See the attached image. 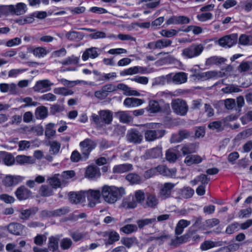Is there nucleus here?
I'll use <instances>...</instances> for the list:
<instances>
[{"label": "nucleus", "mask_w": 252, "mask_h": 252, "mask_svg": "<svg viewBox=\"0 0 252 252\" xmlns=\"http://www.w3.org/2000/svg\"><path fill=\"white\" fill-rule=\"evenodd\" d=\"M123 188L105 185L102 188L101 195L105 202L109 204L115 203L125 194Z\"/></svg>", "instance_id": "1"}, {"label": "nucleus", "mask_w": 252, "mask_h": 252, "mask_svg": "<svg viewBox=\"0 0 252 252\" xmlns=\"http://www.w3.org/2000/svg\"><path fill=\"white\" fill-rule=\"evenodd\" d=\"M92 118L97 126H102V123L109 125L111 124L113 120V113L109 110H100L98 112V115L93 114Z\"/></svg>", "instance_id": "2"}, {"label": "nucleus", "mask_w": 252, "mask_h": 252, "mask_svg": "<svg viewBox=\"0 0 252 252\" xmlns=\"http://www.w3.org/2000/svg\"><path fill=\"white\" fill-rule=\"evenodd\" d=\"M171 107L175 114L181 116H186L189 109L186 101L179 98L172 100Z\"/></svg>", "instance_id": "3"}, {"label": "nucleus", "mask_w": 252, "mask_h": 252, "mask_svg": "<svg viewBox=\"0 0 252 252\" xmlns=\"http://www.w3.org/2000/svg\"><path fill=\"white\" fill-rule=\"evenodd\" d=\"M204 46L201 44H192L182 51V55L188 59L193 58L199 56L204 50Z\"/></svg>", "instance_id": "4"}, {"label": "nucleus", "mask_w": 252, "mask_h": 252, "mask_svg": "<svg viewBox=\"0 0 252 252\" xmlns=\"http://www.w3.org/2000/svg\"><path fill=\"white\" fill-rule=\"evenodd\" d=\"M224 104L225 108L228 110L235 109L236 111L240 112L241 108L245 104V100L243 96H239L236 98V102L234 99L227 98L224 100Z\"/></svg>", "instance_id": "5"}, {"label": "nucleus", "mask_w": 252, "mask_h": 252, "mask_svg": "<svg viewBox=\"0 0 252 252\" xmlns=\"http://www.w3.org/2000/svg\"><path fill=\"white\" fill-rule=\"evenodd\" d=\"M81 147L82 155L85 159L88 158L91 152L96 147V143L93 140L89 138L85 139L79 144Z\"/></svg>", "instance_id": "6"}, {"label": "nucleus", "mask_w": 252, "mask_h": 252, "mask_svg": "<svg viewBox=\"0 0 252 252\" xmlns=\"http://www.w3.org/2000/svg\"><path fill=\"white\" fill-rule=\"evenodd\" d=\"M165 133L164 129H148L145 131L144 137L146 141L152 142L161 138Z\"/></svg>", "instance_id": "7"}, {"label": "nucleus", "mask_w": 252, "mask_h": 252, "mask_svg": "<svg viewBox=\"0 0 252 252\" xmlns=\"http://www.w3.org/2000/svg\"><path fill=\"white\" fill-rule=\"evenodd\" d=\"M126 138L130 143L138 144L142 141L143 136L138 130L132 129L126 134Z\"/></svg>", "instance_id": "8"}, {"label": "nucleus", "mask_w": 252, "mask_h": 252, "mask_svg": "<svg viewBox=\"0 0 252 252\" xmlns=\"http://www.w3.org/2000/svg\"><path fill=\"white\" fill-rule=\"evenodd\" d=\"M238 35L237 34H232L225 35L220 38L218 42L220 46L222 47H231L237 42Z\"/></svg>", "instance_id": "9"}, {"label": "nucleus", "mask_w": 252, "mask_h": 252, "mask_svg": "<svg viewBox=\"0 0 252 252\" xmlns=\"http://www.w3.org/2000/svg\"><path fill=\"white\" fill-rule=\"evenodd\" d=\"M53 85L49 80H43L37 81L33 88L35 92H41L42 93L48 91L51 89V86Z\"/></svg>", "instance_id": "10"}, {"label": "nucleus", "mask_w": 252, "mask_h": 252, "mask_svg": "<svg viewBox=\"0 0 252 252\" xmlns=\"http://www.w3.org/2000/svg\"><path fill=\"white\" fill-rule=\"evenodd\" d=\"M15 194L19 200H23L29 198L32 192L28 189L23 186L17 189Z\"/></svg>", "instance_id": "11"}, {"label": "nucleus", "mask_w": 252, "mask_h": 252, "mask_svg": "<svg viewBox=\"0 0 252 252\" xmlns=\"http://www.w3.org/2000/svg\"><path fill=\"white\" fill-rule=\"evenodd\" d=\"M100 175L99 168L95 165H89L86 168L85 176L89 178H98Z\"/></svg>", "instance_id": "12"}, {"label": "nucleus", "mask_w": 252, "mask_h": 252, "mask_svg": "<svg viewBox=\"0 0 252 252\" xmlns=\"http://www.w3.org/2000/svg\"><path fill=\"white\" fill-rule=\"evenodd\" d=\"M24 228V225L22 224L12 222L10 223L7 226L8 231L13 235H20L22 234V231Z\"/></svg>", "instance_id": "13"}, {"label": "nucleus", "mask_w": 252, "mask_h": 252, "mask_svg": "<svg viewBox=\"0 0 252 252\" xmlns=\"http://www.w3.org/2000/svg\"><path fill=\"white\" fill-rule=\"evenodd\" d=\"M175 184L171 183H166L164 184L160 190V195L163 198L169 197L171 193V190L175 187Z\"/></svg>", "instance_id": "14"}, {"label": "nucleus", "mask_w": 252, "mask_h": 252, "mask_svg": "<svg viewBox=\"0 0 252 252\" xmlns=\"http://www.w3.org/2000/svg\"><path fill=\"white\" fill-rule=\"evenodd\" d=\"M158 203V201L156 196L153 194L149 195L146 200V202L143 203V206L144 208H156Z\"/></svg>", "instance_id": "15"}, {"label": "nucleus", "mask_w": 252, "mask_h": 252, "mask_svg": "<svg viewBox=\"0 0 252 252\" xmlns=\"http://www.w3.org/2000/svg\"><path fill=\"white\" fill-rule=\"evenodd\" d=\"M0 158L2 159L4 163L7 166L13 164L15 161V159L11 154L4 151L0 152Z\"/></svg>", "instance_id": "16"}, {"label": "nucleus", "mask_w": 252, "mask_h": 252, "mask_svg": "<svg viewBox=\"0 0 252 252\" xmlns=\"http://www.w3.org/2000/svg\"><path fill=\"white\" fill-rule=\"evenodd\" d=\"M198 79L208 80L214 78L218 76V72L216 71H209L205 72H196L193 75Z\"/></svg>", "instance_id": "17"}, {"label": "nucleus", "mask_w": 252, "mask_h": 252, "mask_svg": "<svg viewBox=\"0 0 252 252\" xmlns=\"http://www.w3.org/2000/svg\"><path fill=\"white\" fill-rule=\"evenodd\" d=\"M132 169V165L131 164H123L115 166L113 168V173L114 174H121L128 172Z\"/></svg>", "instance_id": "18"}, {"label": "nucleus", "mask_w": 252, "mask_h": 252, "mask_svg": "<svg viewBox=\"0 0 252 252\" xmlns=\"http://www.w3.org/2000/svg\"><path fill=\"white\" fill-rule=\"evenodd\" d=\"M144 102V100L135 97H127L125 99L124 104L127 107H137Z\"/></svg>", "instance_id": "19"}, {"label": "nucleus", "mask_w": 252, "mask_h": 252, "mask_svg": "<svg viewBox=\"0 0 252 252\" xmlns=\"http://www.w3.org/2000/svg\"><path fill=\"white\" fill-rule=\"evenodd\" d=\"M21 180L20 176H7L3 180L2 182L6 187H11L18 184Z\"/></svg>", "instance_id": "20"}, {"label": "nucleus", "mask_w": 252, "mask_h": 252, "mask_svg": "<svg viewBox=\"0 0 252 252\" xmlns=\"http://www.w3.org/2000/svg\"><path fill=\"white\" fill-rule=\"evenodd\" d=\"M97 48L92 47L86 49L82 55V59L87 61L89 58L94 59L98 57V54L96 51Z\"/></svg>", "instance_id": "21"}, {"label": "nucleus", "mask_w": 252, "mask_h": 252, "mask_svg": "<svg viewBox=\"0 0 252 252\" xmlns=\"http://www.w3.org/2000/svg\"><path fill=\"white\" fill-rule=\"evenodd\" d=\"M225 61H226V59L224 58L213 56L206 60L205 65L207 66H210L214 64L219 65L224 63Z\"/></svg>", "instance_id": "22"}, {"label": "nucleus", "mask_w": 252, "mask_h": 252, "mask_svg": "<svg viewBox=\"0 0 252 252\" xmlns=\"http://www.w3.org/2000/svg\"><path fill=\"white\" fill-rule=\"evenodd\" d=\"M115 114L122 123L127 124L132 121V117L126 111H118Z\"/></svg>", "instance_id": "23"}, {"label": "nucleus", "mask_w": 252, "mask_h": 252, "mask_svg": "<svg viewBox=\"0 0 252 252\" xmlns=\"http://www.w3.org/2000/svg\"><path fill=\"white\" fill-rule=\"evenodd\" d=\"M190 221L185 220H180L175 227V234L177 235L181 234L183 232L184 229L190 225Z\"/></svg>", "instance_id": "24"}, {"label": "nucleus", "mask_w": 252, "mask_h": 252, "mask_svg": "<svg viewBox=\"0 0 252 252\" xmlns=\"http://www.w3.org/2000/svg\"><path fill=\"white\" fill-rule=\"evenodd\" d=\"M156 170L160 174L163 176H170L175 173L176 171L174 169H170L165 165H158L156 168Z\"/></svg>", "instance_id": "25"}, {"label": "nucleus", "mask_w": 252, "mask_h": 252, "mask_svg": "<svg viewBox=\"0 0 252 252\" xmlns=\"http://www.w3.org/2000/svg\"><path fill=\"white\" fill-rule=\"evenodd\" d=\"M187 80L186 73L182 72L176 73L172 78V81L176 84H182Z\"/></svg>", "instance_id": "26"}, {"label": "nucleus", "mask_w": 252, "mask_h": 252, "mask_svg": "<svg viewBox=\"0 0 252 252\" xmlns=\"http://www.w3.org/2000/svg\"><path fill=\"white\" fill-rule=\"evenodd\" d=\"M84 36L83 33L75 31L69 32L65 34V37L70 40H80Z\"/></svg>", "instance_id": "27"}, {"label": "nucleus", "mask_w": 252, "mask_h": 252, "mask_svg": "<svg viewBox=\"0 0 252 252\" xmlns=\"http://www.w3.org/2000/svg\"><path fill=\"white\" fill-rule=\"evenodd\" d=\"M126 179L131 184H138L141 182V177L136 173H129L126 176Z\"/></svg>", "instance_id": "28"}, {"label": "nucleus", "mask_w": 252, "mask_h": 252, "mask_svg": "<svg viewBox=\"0 0 252 252\" xmlns=\"http://www.w3.org/2000/svg\"><path fill=\"white\" fill-rule=\"evenodd\" d=\"M202 160V158L198 155L188 156L185 160V162L189 166L195 163H199Z\"/></svg>", "instance_id": "29"}, {"label": "nucleus", "mask_w": 252, "mask_h": 252, "mask_svg": "<svg viewBox=\"0 0 252 252\" xmlns=\"http://www.w3.org/2000/svg\"><path fill=\"white\" fill-rule=\"evenodd\" d=\"M144 71V68L142 67L134 66L133 67L129 68L120 72V75L122 76L126 75H133L137 73L138 72H142Z\"/></svg>", "instance_id": "30"}, {"label": "nucleus", "mask_w": 252, "mask_h": 252, "mask_svg": "<svg viewBox=\"0 0 252 252\" xmlns=\"http://www.w3.org/2000/svg\"><path fill=\"white\" fill-rule=\"evenodd\" d=\"M37 211L38 209L36 207L22 210L21 212L20 218L22 220H27L31 215L35 214Z\"/></svg>", "instance_id": "31"}, {"label": "nucleus", "mask_w": 252, "mask_h": 252, "mask_svg": "<svg viewBox=\"0 0 252 252\" xmlns=\"http://www.w3.org/2000/svg\"><path fill=\"white\" fill-rule=\"evenodd\" d=\"M220 242L206 241L201 244L200 249L202 251H206L215 247L221 246Z\"/></svg>", "instance_id": "32"}, {"label": "nucleus", "mask_w": 252, "mask_h": 252, "mask_svg": "<svg viewBox=\"0 0 252 252\" xmlns=\"http://www.w3.org/2000/svg\"><path fill=\"white\" fill-rule=\"evenodd\" d=\"M83 195L80 193L71 192L69 194V199L71 203L77 204L80 203L83 198Z\"/></svg>", "instance_id": "33"}, {"label": "nucleus", "mask_w": 252, "mask_h": 252, "mask_svg": "<svg viewBox=\"0 0 252 252\" xmlns=\"http://www.w3.org/2000/svg\"><path fill=\"white\" fill-rule=\"evenodd\" d=\"M172 41L167 39H162L157 40L155 43L154 48L162 49L171 45Z\"/></svg>", "instance_id": "34"}, {"label": "nucleus", "mask_w": 252, "mask_h": 252, "mask_svg": "<svg viewBox=\"0 0 252 252\" xmlns=\"http://www.w3.org/2000/svg\"><path fill=\"white\" fill-rule=\"evenodd\" d=\"M160 110V107L157 101L152 100L149 101V106L147 108L148 111L150 113H157Z\"/></svg>", "instance_id": "35"}, {"label": "nucleus", "mask_w": 252, "mask_h": 252, "mask_svg": "<svg viewBox=\"0 0 252 252\" xmlns=\"http://www.w3.org/2000/svg\"><path fill=\"white\" fill-rule=\"evenodd\" d=\"M252 69L251 62H243L237 67V70L240 73H243Z\"/></svg>", "instance_id": "36"}, {"label": "nucleus", "mask_w": 252, "mask_h": 252, "mask_svg": "<svg viewBox=\"0 0 252 252\" xmlns=\"http://www.w3.org/2000/svg\"><path fill=\"white\" fill-rule=\"evenodd\" d=\"M47 109L45 106H39L36 108L35 115L37 118L44 119L47 117Z\"/></svg>", "instance_id": "37"}, {"label": "nucleus", "mask_w": 252, "mask_h": 252, "mask_svg": "<svg viewBox=\"0 0 252 252\" xmlns=\"http://www.w3.org/2000/svg\"><path fill=\"white\" fill-rule=\"evenodd\" d=\"M26 11V5L24 3H19L16 5V7L14 6L13 13L17 15H20L24 14Z\"/></svg>", "instance_id": "38"}, {"label": "nucleus", "mask_w": 252, "mask_h": 252, "mask_svg": "<svg viewBox=\"0 0 252 252\" xmlns=\"http://www.w3.org/2000/svg\"><path fill=\"white\" fill-rule=\"evenodd\" d=\"M31 157L25 155H19L16 157L15 161L20 164L32 163Z\"/></svg>", "instance_id": "39"}, {"label": "nucleus", "mask_w": 252, "mask_h": 252, "mask_svg": "<svg viewBox=\"0 0 252 252\" xmlns=\"http://www.w3.org/2000/svg\"><path fill=\"white\" fill-rule=\"evenodd\" d=\"M149 154L152 158H160L162 156V149L160 147L153 148L149 151Z\"/></svg>", "instance_id": "40"}, {"label": "nucleus", "mask_w": 252, "mask_h": 252, "mask_svg": "<svg viewBox=\"0 0 252 252\" xmlns=\"http://www.w3.org/2000/svg\"><path fill=\"white\" fill-rule=\"evenodd\" d=\"M194 193V190L190 188H184L181 190V196L186 199L190 198Z\"/></svg>", "instance_id": "41"}, {"label": "nucleus", "mask_w": 252, "mask_h": 252, "mask_svg": "<svg viewBox=\"0 0 252 252\" xmlns=\"http://www.w3.org/2000/svg\"><path fill=\"white\" fill-rule=\"evenodd\" d=\"M49 145L50 146V152L51 154H57L59 152L61 144L56 141H52L49 142Z\"/></svg>", "instance_id": "42"}, {"label": "nucleus", "mask_w": 252, "mask_h": 252, "mask_svg": "<svg viewBox=\"0 0 252 252\" xmlns=\"http://www.w3.org/2000/svg\"><path fill=\"white\" fill-rule=\"evenodd\" d=\"M221 91L224 93L228 94L239 92L242 91V90L239 89L237 86L230 85L224 88H222Z\"/></svg>", "instance_id": "43"}, {"label": "nucleus", "mask_w": 252, "mask_h": 252, "mask_svg": "<svg viewBox=\"0 0 252 252\" xmlns=\"http://www.w3.org/2000/svg\"><path fill=\"white\" fill-rule=\"evenodd\" d=\"M54 92L56 94H61L63 95H67L72 94L73 92L71 90H68L66 88H57L54 89Z\"/></svg>", "instance_id": "44"}, {"label": "nucleus", "mask_w": 252, "mask_h": 252, "mask_svg": "<svg viewBox=\"0 0 252 252\" xmlns=\"http://www.w3.org/2000/svg\"><path fill=\"white\" fill-rule=\"evenodd\" d=\"M177 155L173 149H169L166 152V158L170 162H174L177 159Z\"/></svg>", "instance_id": "45"}, {"label": "nucleus", "mask_w": 252, "mask_h": 252, "mask_svg": "<svg viewBox=\"0 0 252 252\" xmlns=\"http://www.w3.org/2000/svg\"><path fill=\"white\" fill-rule=\"evenodd\" d=\"M48 248L50 250L55 251L58 248V239L57 237H50L49 239V242Z\"/></svg>", "instance_id": "46"}, {"label": "nucleus", "mask_w": 252, "mask_h": 252, "mask_svg": "<svg viewBox=\"0 0 252 252\" xmlns=\"http://www.w3.org/2000/svg\"><path fill=\"white\" fill-rule=\"evenodd\" d=\"M121 230L126 234H129L137 230V227L135 224H127L121 228Z\"/></svg>", "instance_id": "47"}, {"label": "nucleus", "mask_w": 252, "mask_h": 252, "mask_svg": "<svg viewBox=\"0 0 252 252\" xmlns=\"http://www.w3.org/2000/svg\"><path fill=\"white\" fill-rule=\"evenodd\" d=\"M54 125L50 123L47 125L45 130V136L48 138H50L53 136L56 133V131L53 129Z\"/></svg>", "instance_id": "48"}, {"label": "nucleus", "mask_w": 252, "mask_h": 252, "mask_svg": "<svg viewBox=\"0 0 252 252\" xmlns=\"http://www.w3.org/2000/svg\"><path fill=\"white\" fill-rule=\"evenodd\" d=\"M134 196L136 202L143 205V203H144V201L145 198L144 192L141 190H139L135 192Z\"/></svg>", "instance_id": "49"}, {"label": "nucleus", "mask_w": 252, "mask_h": 252, "mask_svg": "<svg viewBox=\"0 0 252 252\" xmlns=\"http://www.w3.org/2000/svg\"><path fill=\"white\" fill-rule=\"evenodd\" d=\"M188 238L189 237H174L171 240L170 245L173 246H177L178 245L188 242Z\"/></svg>", "instance_id": "50"}, {"label": "nucleus", "mask_w": 252, "mask_h": 252, "mask_svg": "<svg viewBox=\"0 0 252 252\" xmlns=\"http://www.w3.org/2000/svg\"><path fill=\"white\" fill-rule=\"evenodd\" d=\"M39 192L42 196H48L52 194V190L47 186L42 185L40 188Z\"/></svg>", "instance_id": "51"}, {"label": "nucleus", "mask_w": 252, "mask_h": 252, "mask_svg": "<svg viewBox=\"0 0 252 252\" xmlns=\"http://www.w3.org/2000/svg\"><path fill=\"white\" fill-rule=\"evenodd\" d=\"M43 127L40 125L32 126L28 130V131L35 133L36 135H42L43 133Z\"/></svg>", "instance_id": "52"}, {"label": "nucleus", "mask_w": 252, "mask_h": 252, "mask_svg": "<svg viewBox=\"0 0 252 252\" xmlns=\"http://www.w3.org/2000/svg\"><path fill=\"white\" fill-rule=\"evenodd\" d=\"M79 58L74 56H72L66 59L61 63L63 65H68L71 64H77L78 63Z\"/></svg>", "instance_id": "53"}, {"label": "nucleus", "mask_w": 252, "mask_h": 252, "mask_svg": "<svg viewBox=\"0 0 252 252\" xmlns=\"http://www.w3.org/2000/svg\"><path fill=\"white\" fill-rule=\"evenodd\" d=\"M156 220V218L153 219H147L144 220H138L137 221V224L138 225V227L140 228H143L145 225H148L149 224H151L154 222H155Z\"/></svg>", "instance_id": "54"}, {"label": "nucleus", "mask_w": 252, "mask_h": 252, "mask_svg": "<svg viewBox=\"0 0 252 252\" xmlns=\"http://www.w3.org/2000/svg\"><path fill=\"white\" fill-rule=\"evenodd\" d=\"M83 158H83V156H82L76 150L72 152L70 157V160L74 162H77Z\"/></svg>", "instance_id": "55"}, {"label": "nucleus", "mask_w": 252, "mask_h": 252, "mask_svg": "<svg viewBox=\"0 0 252 252\" xmlns=\"http://www.w3.org/2000/svg\"><path fill=\"white\" fill-rule=\"evenodd\" d=\"M33 54L38 57H43L47 53L46 50L43 47L35 48L33 51Z\"/></svg>", "instance_id": "56"}, {"label": "nucleus", "mask_w": 252, "mask_h": 252, "mask_svg": "<svg viewBox=\"0 0 252 252\" xmlns=\"http://www.w3.org/2000/svg\"><path fill=\"white\" fill-rule=\"evenodd\" d=\"M50 113L55 115L57 113L62 112L64 110L63 106L56 104L52 105L50 107Z\"/></svg>", "instance_id": "57"}, {"label": "nucleus", "mask_w": 252, "mask_h": 252, "mask_svg": "<svg viewBox=\"0 0 252 252\" xmlns=\"http://www.w3.org/2000/svg\"><path fill=\"white\" fill-rule=\"evenodd\" d=\"M14 9V6L12 5H3L0 7V11L4 14H8L9 13H12Z\"/></svg>", "instance_id": "58"}, {"label": "nucleus", "mask_w": 252, "mask_h": 252, "mask_svg": "<svg viewBox=\"0 0 252 252\" xmlns=\"http://www.w3.org/2000/svg\"><path fill=\"white\" fill-rule=\"evenodd\" d=\"M252 134V128L247 129L239 133L237 138L238 139H245Z\"/></svg>", "instance_id": "59"}, {"label": "nucleus", "mask_w": 252, "mask_h": 252, "mask_svg": "<svg viewBox=\"0 0 252 252\" xmlns=\"http://www.w3.org/2000/svg\"><path fill=\"white\" fill-rule=\"evenodd\" d=\"M131 80L144 85L147 84L149 80L148 78L146 77L138 76H135L134 78L131 79Z\"/></svg>", "instance_id": "60"}, {"label": "nucleus", "mask_w": 252, "mask_h": 252, "mask_svg": "<svg viewBox=\"0 0 252 252\" xmlns=\"http://www.w3.org/2000/svg\"><path fill=\"white\" fill-rule=\"evenodd\" d=\"M222 123L220 121H214L210 123L208 125V127L212 130L217 129L220 131V128L221 127Z\"/></svg>", "instance_id": "61"}, {"label": "nucleus", "mask_w": 252, "mask_h": 252, "mask_svg": "<svg viewBox=\"0 0 252 252\" xmlns=\"http://www.w3.org/2000/svg\"><path fill=\"white\" fill-rule=\"evenodd\" d=\"M177 32H178L174 29H172L169 31L163 30L161 32V34L164 37H170L176 35Z\"/></svg>", "instance_id": "62"}, {"label": "nucleus", "mask_w": 252, "mask_h": 252, "mask_svg": "<svg viewBox=\"0 0 252 252\" xmlns=\"http://www.w3.org/2000/svg\"><path fill=\"white\" fill-rule=\"evenodd\" d=\"M69 212V209L67 207H63L54 211L55 216H60L67 214Z\"/></svg>", "instance_id": "63"}, {"label": "nucleus", "mask_w": 252, "mask_h": 252, "mask_svg": "<svg viewBox=\"0 0 252 252\" xmlns=\"http://www.w3.org/2000/svg\"><path fill=\"white\" fill-rule=\"evenodd\" d=\"M176 24H188L190 22L189 19L185 16H176Z\"/></svg>", "instance_id": "64"}]
</instances>
